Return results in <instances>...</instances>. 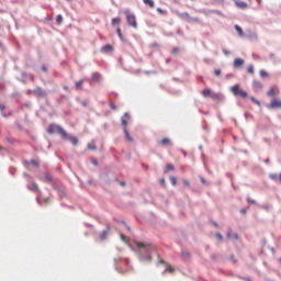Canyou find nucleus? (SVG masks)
<instances>
[{
	"instance_id": "b1692460",
	"label": "nucleus",
	"mask_w": 281,
	"mask_h": 281,
	"mask_svg": "<svg viewBox=\"0 0 281 281\" xmlns=\"http://www.w3.org/2000/svg\"><path fill=\"white\" fill-rule=\"evenodd\" d=\"M171 55H179L180 54V48L179 47H175L173 49H171L170 52Z\"/></svg>"
},
{
	"instance_id": "09e8293b",
	"label": "nucleus",
	"mask_w": 281,
	"mask_h": 281,
	"mask_svg": "<svg viewBox=\"0 0 281 281\" xmlns=\"http://www.w3.org/2000/svg\"><path fill=\"white\" fill-rule=\"evenodd\" d=\"M240 212H241V214H247V210L246 209H241Z\"/></svg>"
},
{
	"instance_id": "052dcab7",
	"label": "nucleus",
	"mask_w": 281,
	"mask_h": 281,
	"mask_svg": "<svg viewBox=\"0 0 281 281\" xmlns=\"http://www.w3.org/2000/svg\"><path fill=\"white\" fill-rule=\"evenodd\" d=\"M65 90H67V87H65Z\"/></svg>"
},
{
	"instance_id": "6e6d98bb",
	"label": "nucleus",
	"mask_w": 281,
	"mask_h": 281,
	"mask_svg": "<svg viewBox=\"0 0 281 281\" xmlns=\"http://www.w3.org/2000/svg\"><path fill=\"white\" fill-rule=\"evenodd\" d=\"M201 181H202L203 183H206L205 179H203V178H201Z\"/></svg>"
},
{
	"instance_id": "c85d7f7f",
	"label": "nucleus",
	"mask_w": 281,
	"mask_h": 281,
	"mask_svg": "<svg viewBox=\"0 0 281 281\" xmlns=\"http://www.w3.org/2000/svg\"><path fill=\"white\" fill-rule=\"evenodd\" d=\"M83 79L76 81V88L79 89L83 85Z\"/></svg>"
},
{
	"instance_id": "0eeeda50",
	"label": "nucleus",
	"mask_w": 281,
	"mask_h": 281,
	"mask_svg": "<svg viewBox=\"0 0 281 281\" xmlns=\"http://www.w3.org/2000/svg\"><path fill=\"white\" fill-rule=\"evenodd\" d=\"M33 94L37 95L38 98H44L46 97V92L43 88H35L33 91H32Z\"/></svg>"
},
{
	"instance_id": "f704fd0d",
	"label": "nucleus",
	"mask_w": 281,
	"mask_h": 281,
	"mask_svg": "<svg viewBox=\"0 0 281 281\" xmlns=\"http://www.w3.org/2000/svg\"><path fill=\"white\" fill-rule=\"evenodd\" d=\"M250 100L252 101V103L257 104V105H261L260 101H258L257 99H255V97H251Z\"/></svg>"
},
{
	"instance_id": "3c124183",
	"label": "nucleus",
	"mask_w": 281,
	"mask_h": 281,
	"mask_svg": "<svg viewBox=\"0 0 281 281\" xmlns=\"http://www.w3.org/2000/svg\"><path fill=\"white\" fill-rule=\"evenodd\" d=\"M92 164H93V166H98L99 162H98V160H93Z\"/></svg>"
},
{
	"instance_id": "7ed1b4c3",
	"label": "nucleus",
	"mask_w": 281,
	"mask_h": 281,
	"mask_svg": "<svg viewBox=\"0 0 281 281\" xmlns=\"http://www.w3.org/2000/svg\"><path fill=\"white\" fill-rule=\"evenodd\" d=\"M127 23L131 27H137V20L135 14L127 13Z\"/></svg>"
},
{
	"instance_id": "f257e3e1",
	"label": "nucleus",
	"mask_w": 281,
	"mask_h": 281,
	"mask_svg": "<svg viewBox=\"0 0 281 281\" xmlns=\"http://www.w3.org/2000/svg\"><path fill=\"white\" fill-rule=\"evenodd\" d=\"M47 133L49 135H53L54 133H58L64 140L72 143L74 146H78V144H79L78 137L67 134L65 128L59 125L50 124L47 127Z\"/></svg>"
},
{
	"instance_id": "f8f14e48",
	"label": "nucleus",
	"mask_w": 281,
	"mask_h": 281,
	"mask_svg": "<svg viewBox=\"0 0 281 281\" xmlns=\"http://www.w3.org/2000/svg\"><path fill=\"white\" fill-rule=\"evenodd\" d=\"M123 132H124L125 138H127L128 142L133 143L134 138L130 136V133L126 127H123Z\"/></svg>"
},
{
	"instance_id": "f3484780",
	"label": "nucleus",
	"mask_w": 281,
	"mask_h": 281,
	"mask_svg": "<svg viewBox=\"0 0 281 281\" xmlns=\"http://www.w3.org/2000/svg\"><path fill=\"white\" fill-rule=\"evenodd\" d=\"M211 94H212V90L210 88L202 90V95L204 98L211 97Z\"/></svg>"
},
{
	"instance_id": "ea45409f",
	"label": "nucleus",
	"mask_w": 281,
	"mask_h": 281,
	"mask_svg": "<svg viewBox=\"0 0 281 281\" xmlns=\"http://www.w3.org/2000/svg\"><path fill=\"white\" fill-rule=\"evenodd\" d=\"M249 204H256V200L247 199Z\"/></svg>"
},
{
	"instance_id": "cd10ccee",
	"label": "nucleus",
	"mask_w": 281,
	"mask_h": 281,
	"mask_svg": "<svg viewBox=\"0 0 281 281\" xmlns=\"http://www.w3.org/2000/svg\"><path fill=\"white\" fill-rule=\"evenodd\" d=\"M210 97H211L212 100H215V101L220 100V94L218 93H212Z\"/></svg>"
},
{
	"instance_id": "aec40b11",
	"label": "nucleus",
	"mask_w": 281,
	"mask_h": 281,
	"mask_svg": "<svg viewBox=\"0 0 281 281\" xmlns=\"http://www.w3.org/2000/svg\"><path fill=\"white\" fill-rule=\"evenodd\" d=\"M113 50V47L110 44H106L103 46L102 52L103 53H111Z\"/></svg>"
},
{
	"instance_id": "2eb2a0df",
	"label": "nucleus",
	"mask_w": 281,
	"mask_h": 281,
	"mask_svg": "<svg viewBox=\"0 0 281 281\" xmlns=\"http://www.w3.org/2000/svg\"><path fill=\"white\" fill-rule=\"evenodd\" d=\"M143 3L145 5H148L149 8L154 9L155 8V2L154 0H143Z\"/></svg>"
},
{
	"instance_id": "e433bc0d",
	"label": "nucleus",
	"mask_w": 281,
	"mask_h": 281,
	"mask_svg": "<svg viewBox=\"0 0 281 281\" xmlns=\"http://www.w3.org/2000/svg\"><path fill=\"white\" fill-rule=\"evenodd\" d=\"M116 35H119V37L122 40V32H121V29H116Z\"/></svg>"
},
{
	"instance_id": "473e14b6",
	"label": "nucleus",
	"mask_w": 281,
	"mask_h": 281,
	"mask_svg": "<svg viewBox=\"0 0 281 281\" xmlns=\"http://www.w3.org/2000/svg\"><path fill=\"white\" fill-rule=\"evenodd\" d=\"M56 22H57V24H61L63 23V15H57L56 16Z\"/></svg>"
},
{
	"instance_id": "20e7f679",
	"label": "nucleus",
	"mask_w": 281,
	"mask_h": 281,
	"mask_svg": "<svg viewBox=\"0 0 281 281\" xmlns=\"http://www.w3.org/2000/svg\"><path fill=\"white\" fill-rule=\"evenodd\" d=\"M268 109H281V100L273 98L270 103L267 105Z\"/></svg>"
},
{
	"instance_id": "1a4fd4ad",
	"label": "nucleus",
	"mask_w": 281,
	"mask_h": 281,
	"mask_svg": "<svg viewBox=\"0 0 281 281\" xmlns=\"http://www.w3.org/2000/svg\"><path fill=\"white\" fill-rule=\"evenodd\" d=\"M130 120V115L127 112H125L121 119V123L123 125L124 128H126L127 126V121Z\"/></svg>"
},
{
	"instance_id": "5fc2aeb1",
	"label": "nucleus",
	"mask_w": 281,
	"mask_h": 281,
	"mask_svg": "<svg viewBox=\"0 0 281 281\" xmlns=\"http://www.w3.org/2000/svg\"><path fill=\"white\" fill-rule=\"evenodd\" d=\"M270 179H273V180H274V179H276V175H271V176H270Z\"/></svg>"
},
{
	"instance_id": "72a5a7b5",
	"label": "nucleus",
	"mask_w": 281,
	"mask_h": 281,
	"mask_svg": "<svg viewBox=\"0 0 281 281\" xmlns=\"http://www.w3.org/2000/svg\"><path fill=\"white\" fill-rule=\"evenodd\" d=\"M169 180H170L171 184H173V186L177 184V179H176V177L171 176V177L169 178Z\"/></svg>"
},
{
	"instance_id": "13d9d810",
	"label": "nucleus",
	"mask_w": 281,
	"mask_h": 281,
	"mask_svg": "<svg viewBox=\"0 0 281 281\" xmlns=\"http://www.w3.org/2000/svg\"><path fill=\"white\" fill-rule=\"evenodd\" d=\"M279 181H280V183H281V173L279 175Z\"/></svg>"
},
{
	"instance_id": "2f4dec72",
	"label": "nucleus",
	"mask_w": 281,
	"mask_h": 281,
	"mask_svg": "<svg viewBox=\"0 0 281 281\" xmlns=\"http://www.w3.org/2000/svg\"><path fill=\"white\" fill-rule=\"evenodd\" d=\"M166 272L173 273L175 269L170 265H168L167 268H166Z\"/></svg>"
},
{
	"instance_id": "f03ea898",
	"label": "nucleus",
	"mask_w": 281,
	"mask_h": 281,
	"mask_svg": "<svg viewBox=\"0 0 281 281\" xmlns=\"http://www.w3.org/2000/svg\"><path fill=\"white\" fill-rule=\"evenodd\" d=\"M231 92L235 97H238V98H241V99H246L248 97V93L243 88H240L239 85H234L231 88Z\"/></svg>"
},
{
	"instance_id": "a878e982",
	"label": "nucleus",
	"mask_w": 281,
	"mask_h": 281,
	"mask_svg": "<svg viewBox=\"0 0 281 281\" xmlns=\"http://www.w3.org/2000/svg\"><path fill=\"white\" fill-rule=\"evenodd\" d=\"M121 23V19L120 18H113L112 19V25H119Z\"/></svg>"
},
{
	"instance_id": "ddd939ff",
	"label": "nucleus",
	"mask_w": 281,
	"mask_h": 281,
	"mask_svg": "<svg viewBox=\"0 0 281 281\" xmlns=\"http://www.w3.org/2000/svg\"><path fill=\"white\" fill-rule=\"evenodd\" d=\"M27 189L33 191V192H37L38 191V184H36L35 182H32L31 184H29Z\"/></svg>"
},
{
	"instance_id": "423d86ee",
	"label": "nucleus",
	"mask_w": 281,
	"mask_h": 281,
	"mask_svg": "<svg viewBox=\"0 0 281 281\" xmlns=\"http://www.w3.org/2000/svg\"><path fill=\"white\" fill-rule=\"evenodd\" d=\"M244 65H245V60L243 58H239V57L234 58L233 67L235 69H238V68L243 67Z\"/></svg>"
},
{
	"instance_id": "864d4df0",
	"label": "nucleus",
	"mask_w": 281,
	"mask_h": 281,
	"mask_svg": "<svg viewBox=\"0 0 281 281\" xmlns=\"http://www.w3.org/2000/svg\"><path fill=\"white\" fill-rule=\"evenodd\" d=\"M223 53H224L225 55H228V54H229V52L226 50V49H224Z\"/></svg>"
},
{
	"instance_id": "c03bdc74",
	"label": "nucleus",
	"mask_w": 281,
	"mask_h": 281,
	"mask_svg": "<svg viewBox=\"0 0 281 281\" xmlns=\"http://www.w3.org/2000/svg\"><path fill=\"white\" fill-rule=\"evenodd\" d=\"M121 238L123 241H126V236L124 234H121Z\"/></svg>"
},
{
	"instance_id": "49530a36",
	"label": "nucleus",
	"mask_w": 281,
	"mask_h": 281,
	"mask_svg": "<svg viewBox=\"0 0 281 281\" xmlns=\"http://www.w3.org/2000/svg\"><path fill=\"white\" fill-rule=\"evenodd\" d=\"M184 186L190 187V182L188 180L183 181Z\"/></svg>"
},
{
	"instance_id": "dca6fc26",
	"label": "nucleus",
	"mask_w": 281,
	"mask_h": 281,
	"mask_svg": "<svg viewBox=\"0 0 281 281\" xmlns=\"http://www.w3.org/2000/svg\"><path fill=\"white\" fill-rule=\"evenodd\" d=\"M100 79H101L100 72H93V74H92V80H93V82H99Z\"/></svg>"
},
{
	"instance_id": "4be33fe9",
	"label": "nucleus",
	"mask_w": 281,
	"mask_h": 281,
	"mask_svg": "<svg viewBox=\"0 0 281 281\" xmlns=\"http://www.w3.org/2000/svg\"><path fill=\"white\" fill-rule=\"evenodd\" d=\"M247 72H248V75H250V76H254V75H255V67H254V65H249V66H248Z\"/></svg>"
},
{
	"instance_id": "bb28decb",
	"label": "nucleus",
	"mask_w": 281,
	"mask_h": 281,
	"mask_svg": "<svg viewBox=\"0 0 281 281\" xmlns=\"http://www.w3.org/2000/svg\"><path fill=\"white\" fill-rule=\"evenodd\" d=\"M44 179L46 182H52L53 181V177L48 173L44 175Z\"/></svg>"
},
{
	"instance_id": "412c9836",
	"label": "nucleus",
	"mask_w": 281,
	"mask_h": 281,
	"mask_svg": "<svg viewBox=\"0 0 281 281\" xmlns=\"http://www.w3.org/2000/svg\"><path fill=\"white\" fill-rule=\"evenodd\" d=\"M159 144H160L161 146L170 145V138H168V137L162 138V139L159 142Z\"/></svg>"
},
{
	"instance_id": "39448f33",
	"label": "nucleus",
	"mask_w": 281,
	"mask_h": 281,
	"mask_svg": "<svg viewBox=\"0 0 281 281\" xmlns=\"http://www.w3.org/2000/svg\"><path fill=\"white\" fill-rule=\"evenodd\" d=\"M133 245L137 247L139 254H142L143 249H147L149 247L148 243L137 241V240H134Z\"/></svg>"
},
{
	"instance_id": "a18cd8bd",
	"label": "nucleus",
	"mask_w": 281,
	"mask_h": 281,
	"mask_svg": "<svg viewBox=\"0 0 281 281\" xmlns=\"http://www.w3.org/2000/svg\"><path fill=\"white\" fill-rule=\"evenodd\" d=\"M211 12H213V13H215V14H221V11H218V10H213V11H211Z\"/></svg>"
},
{
	"instance_id": "79ce46f5",
	"label": "nucleus",
	"mask_w": 281,
	"mask_h": 281,
	"mask_svg": "<svg viewBox=\"0 0 281 281\" xmlns=\"http://www.w3.org/2000/svg\"><path fill=\"white\" fill-rule=\"evenodd\" d=\"M31 164H32L33 166H38V161H37V160H31Z\"/></svg>"
},
{
	"instance_id": "c9c22d12",
	"label": "nucleus",
	"mask_w": 281,
	"mask_h": 281,
	"mask_svg": "<svg viewBox=\"0 0 281 281\" xmlns=\"http://www.w3.org/2000/svg\"><path fill=\"white\" fill-rule=\"evenodd\" d=\"M221 75V69H214V76L220 77Z\"/></svg>"
},
{
	"instance_id": "8fccbe9b",
	"label": "nucleus",
	"mask_w": 281,
	"mask_h": 281,
	"mask_svg": "<svg viewBox=\"0 0 281 281\" xmlns=\"http://www.w3.org/2000/svg\"><path fill=\"white\" fill-rule=\"evenodd\" d=\"M42 71L46 72L47 68L45 66H42Z\"/></svg>"
},
{
	"instance_id": "393cba45",
	"label": "nucleus",
	"mask_w": 281,
	"mask_h": 281,
	"mask_svg": "<svg viewBox=\"0 0 281 281\" xmlns=\"http://www.w3.org/2000/svg\"><path fill=\"white\" fill-rule=\"evenodd\" d=\"M192 22H195V23H200V19L199 18H189L188 19V23H192Z\"/></svg>"
},
{
	"instance_id": "a19ab883",
	"label": "nucleus",
	"mask_w": 281,
	"mask_h": 281,
	"mask_svg": "<svg viewBox=\"0 0 281 281\" xmlns=\"http://www.w3.org/2000/svg\"><path fill=\"white\" fill-rule=\"evenodd\" d=\"M157 12H159L160 14H165L166 13L165 11H162L161 8H157Z\"/></svg>"
},
{
	"instance_id": "5701e85b",
	"label": "nucleus",
	"mask_w": 281,
	"mask_h": 281,
	"mask_svg": "<svg viewBox=\"0 0 281 281\" xmlns=\"http://www.w3.org/2000/svg\"><path fill=\"white\" fill-rule=\"evenodd\" d=\"M259 76H260V78H263V79L269 77V75L266 70H260Z\"/></svg>"
},
{
	"instance_id": "9d476101",
	"label": "nucleus",
	"mask_w": 281,
	"mask_h": 281,
	"mask_svg": "<svg viewBox=\"0 0 281 281\" xmlns=\"http://www.w3.org/2000/svg\"><path fill=\"white\" fill-rule=\"evenodd\" d=\"M109 233H110V227H106V229L103 231V232L101 233V235H99V238H100L101 240L106 239Z\"/></svg>"
},
{
	"instance_id": "6ab92c4d",
	"label": "nucleus",
	"mask_w": 281,
	"mask_h": 281,
	"mask_svg": "<svg viewBox=\"0 0 281 281\" xmlns=\"http://www.w3.org/2000/svg\"><path fill=\"white\" fill-rule=\"evenodd\" d=\"M252 87H255L256 89H262L263 88V85L261 81H252Z\"/></svg>"
},
{
	"instance_id": "9b49d317",
	"label": "nucleus",
	"mask_w": 281,
	"mask_h": 281,
	"mask_svg": "<svg viewBox=\"0 0 281 281\" xmlns=\"http://www.w3.org/2000/svg\"><path fill=\"white\" fill-rule=\"evenodd\" d=\"M234 30L237 32L239 36H245L243 29L238 24L234 25Z\"/></svg>"
},
{
	"instance_id": "4c0bfd02",
	"label": "nucleus",
	"mask_w": 281,
	"mask_h": 281,
	"mask_svg": "<svg viewBox=\"0 0 281 281\" xmlns=\"http://www.w3.org/2000/svg\"><path fill=\"white\" fill-rule=\"evenodd\" d=\"M87 147H88L89 150H95V146L94 145H90L89 144Z\"/></svg>"
},
{
	"instance_id": "4468645a",
	"label": "nucleus",
	"mask_w": 281,
	"mask_h": 281,
	"mask_svg": "<svg viewBox=\"0 0 281 281\" xmlns=\"http://www.w3.org/2000/svg\"><path fill=\"white\" fill-rule=\"evenodd\" d=\"M278 93V89L270 88V90L267 92V97L272 98Z\"/></svg>"
},
{
	"instance_id": "680f3d73",
	"label": "nucleus",
	"mask_w": 281,
	"mask_h": 281,
	"mask_svg": "<svg viewBox=\"0 0 281 281\" xmlns=\"http://www.w3.org/2000/svg\"><path fill=\"white\" fill-rule=\"evenodd\" d=\"M279 261L281 262V258L279 259Z\"/></svg>"
},
{
	"instance_id": "4d7b16f0",
	"label": "nucleus",
	"mask_w": 281,
	"mask_h": 281,
	"mask_svg": "<svg viewBox=\"0 0 281 281\" xmlns=\"http://www.w3.org/2000/svg\"><path fill=\"white\" fill-rule=\"evenodd\" d=\"M120 184H121L122 187H125V182H121Z\"/></svg>"
},
{
	"instance_id": "7c9ffc66",
	"label": "nucleus",
	"mask_w": 281,
	"mask_h": 281,
	"mask_svg": "<svg viewBox=\"0 0 281 281\" xmlns=\"http://www.w3.org/2000/svg\"><path fill=\"white\" fill-rule=\"evenodd\" d=\"M182 257L184 259H190V252L189 251H182Z\"/></svg>"
},
{
	"instance_id": "58836bf2",
	"label": "nucleus",
	"mask_w": 281,
	"mask_h": 281,
	"mask_svg": "<svg viewBox=\"0 0 281 281\" xmlns=\"http://www.w3.org/2000/svg\"><path fill=\"white\" fill-rule=\"evenodd\" d=\"M110 108H111L112 110H116V104L113 103V102H111V103H110Z\"/></svg>"
},
{
	"instance_id": "a211bd4d",
	"label": "nucleus",
	"mask_w": 281,
	"mask_h": 281,
	"mask_svg": "<svg viewBox=\"0 0 281 281\" xmlns=\"http://www.w3.org/2000/svg\"><path fill=\"white\" fill-rule=\"evenodd\" d=\"M192 16L188 13V12H184V13H180V19L184 20V21H189V19H191Z\"/></svg>"
},
{
	"instance_id": "37998d69",
	"label": "nucleus",
	"mask_w": 281,
	"mask_h": 281,
	"mask_svg": "<svg viewBox=\"0 0 281 281\" xmlns=\"http://www.w3.org/2000/svg\"><path fill=\"white\" fill-rule=\"evenodd\" d=\"M215 237H216L217 239H222L221 233H216V234H215Z\"/></svg>"
},
{
	"instance_id": "c756f323",
	"label": "nucleus",
	"mask_w": 281,
	"mask_h": 281,
	"mask_svg": "<svg viewBox=\"0 0 281 281\" xmlns=\"http://www.w3.org/2000/svg\"><path fill=\"white\" fill-rule=\"evenodd\" d=\"M166 169H167V171H173V170H175V167H173V165L168 164V165L166 166Z\"/></svg>"
},
{
	"instance_id": "6e6552de",
	"label": "nucleus",
	"mask_w": 281,
	"mask_h": 281,
	"mask_svg": "<svg viewBox=\"0 0 281 281\" xmlns=\"http://www.w3.org/2000/svg\"><path fill=\"white\" fill-rule=\"evenodd\" d=\"M235 5H237L241 10H245L248 8L247 2H245L243 0H235Z\"/></svg>"
},
{
	"instance_id": "603ef678",
	"label": "nucleus",
	"mask_w": 281,
	"mask_h": 281,
	"mask_svg": "<svg viewBox=\"0 0 281 281\" xmlns=\"http://www.w3.org/2000/svg\"><path fill=\"white\" fill-rule=\"evenodd\" d=\"M165 182H166L165 179L160 180L161 186H165Z\"/></svg>"
},
{
	"instance_id": "de8ad7c7",
	"label": "nucleus",
	"mask_w": 281,
	"mask_h": 281,
	"mask_svg": "<svg viewBox=\"0 0 281 281\" xmlns=\"http://www.w3.org/2000/svg\"><path fill=\"white\" fill-rule=\"evenodd\" d=\"M0 110L1 111L5 110V105L4 104H0Z\"/></svg>"
},
{
	"instance_id": "bf43d9fd",
	"label": "nucleus",
	"mask_w": 281,
	"mask_h": 281,
	"mask_svg": "<svg viewBox=\"0 0 281 281\" xmlns=\"http://www.w3.org/2000/svg\"><path fill=\"white\" fill-rule=\"evenodd\" d=\"M214 226H215V227H218V224H217V223H214Z\"/></svg>"
}]
</instances>
